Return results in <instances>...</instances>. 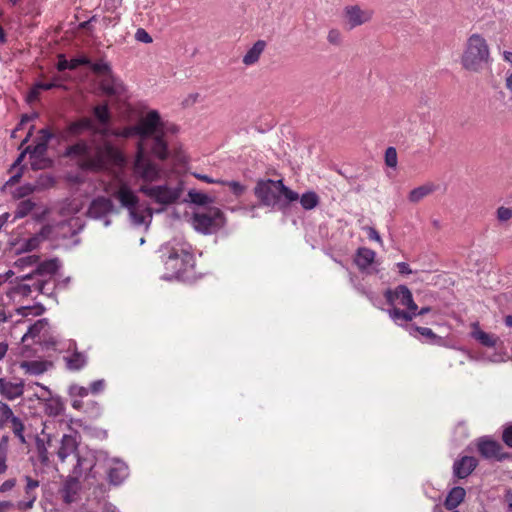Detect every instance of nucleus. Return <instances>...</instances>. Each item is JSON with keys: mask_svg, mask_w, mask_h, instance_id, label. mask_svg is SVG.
I'll return each mask as SVG.
<instances>
[{"mask_svg": "<svg viewBox=\"0 0 512 512\" xmlns=\"http://www.w3.org/2000/svg\"><path fill=\"white\" fill-rule=\"evenodd\" d=\"M77 456V463L73 468V474L77 476H81L83 472L86 473L87 478H96L95 472H94V466H95V457H84L80 454H76Z\"/></svg>", "mask_w": 512, "mask_h": 512, "instance_id": "nucleus-20", "label": "nucleus"}, {"mask_svg": "<svg viewBox=\"0 0 512 512\" xmlns=\"http://www.w3.org/2000/svg\"><path fill=\"white\" fill-rule=\"evenodd\" d=\"M56 68L60 72H63L65 70H71L70 60L66 59V57L63 54L59 55Z\"/></svg>", "mask_w": 512, "mask_h": 512, "instance_id": "nucleus-62", "label": "nucleus"}, {"mask_svg": "<svg viewBox=\"0 0 512 512\" xmlns=\"http://www.w3.org/2000/svg\"><path fill=\"white\" fill-rule=\"evenodd\" d=\"M48 326L49 321L47 318L37 320L35 323L29 326L27 332L23 335L21 342H25L28 338L37 337Z\"/></svg>", "mask_w": 512, "mask_h": 512, "instance_id": "nucleus-33", "label": "nucleus"}, {"mask_svg": "<svg viewBox=\"0 0 512 512\" xmlns=\"http://www.w3.org/2000/svg\"><path fill=\"white\" fill-rule=\"evenodd\" d=\"M301 206L305 210H312L319 205V196L314 191H307L299 196Z\"/></svg>", "mask_w": 512, "mask_h": 512, "instance_id": "nucleus-35", "label": "nucleus"}, {"mask_svg": "<svg viewBox=\"0 0 512 512\" xmlns=\"http://www.w3.org/2000/svg\"><path fill=\"white\" fill-rule=\"evenodd\" d=\"M466 496V490L461 486L453 487L447 494L444 506L447 510L454 511Z\"/></svg>", "mask_w": 512, "mask_h": 512, "instance_id": "nucleus-23", "label": "nucleus"}, {"mask_svg": "<svg viewBox=\"0 0 512 512\" xmlns=\"http://www.w3.org/2000/svg\"><path fill=\"white\" fill-rule=\"evenodd\" d=\"M344 16L352 29L368 22L372 17V13L362 10L358 5H353L345 7Z\"/></svg>", "mask_w": 512, "mask_h": 512, "instance_id": "nucleus-13", "label": "nucleus"}, {"mask_svg": "<svg viewBox=\"0 0 512 512\" xmlns=\"http://www.w3.org/2000/svg\"><path fill=\"white\" fill-rule=\"evenodd\" d=\"M489 60V48L486 40L479 34L470 36L467 48L462 56V65L467 70L479 71Z\"/></svg>", "mask_w": 512, "mask_h": 512, "instance_id": "nucleus-4", "label": "nucleus"}, {"mask_svg": "<svg viewBox=\"0 0 512 512\" xmlns=\"http://www.w3.org/2000/svg\"><path fill=\"white\" fill-rule=\"evenodd\" d=\"M110 213H118L112 200L105 196L95 197L87 211V215L94 219H102Z\"/></svg>", "mask_w": 512, "mask_h": 512, "instance_id": "nucleus-10", "label": "nucleus"}, {"mask_svg": "<svg viewBox=\"0 0 512 512\" xmlns=\"http://www.w3.org/2000/svg\"><path fill=\"white\" fill-rule=\"evenodd\" d=\"M89 68L98 76H106L111 80H114L111 65L103 59L96 62L91 61Z\"/></svg>", "mask_w": 512, "mask_h": 512, "instance_id": "nucleus-31", "label": "nucleus"}, {"mask_svg": "<svg viewBox=\"0 0 512 512\" xmlns=\"http://www.w3.org/2000/svg\"><path fill=\"white\" fill-rule=\"evenodd\" d=\"M114 197L119 200L122 207L127 208L129 211L137 208L139 205V197L128 186H125L115 192Z\"/></svg>", "mask_w": 512, "mask_h": 512, "instance_id": "nucleus-17", "label": "nucleus"}, {"mask_svg": "<svg viewBox=\"0 0 512 512\" xmlns=\"http://www.w3.org/2000/svg\"><path fill=\"white\" fill-rule=\"evenodd\" d=\"M478 466V460L473 456H462L453 464V476L457 479L467 478Z\"/></svg>", "mask_w": 512, "mask_h": 512, "instance_id": "nucleus-12", "label": "nucleus"}, {"mask_svg": "<svg viewBox=\"0 0 512 512\" xmlns=\"http://www.w3.org/2000/svg\"><path fill=\"white\" fill-rule=\"evenodd\" d=\"M385 163L388 167L397 165V151L394 147H388L385 151Z\"/></svg>", "mask_w": 512, "mask_h": 512, "instance_id": "nucleus-51", "label": "nucleus"}, {"mask_svg": "<svg viewBox=\"0 0 512 512\" xmlns=\"http://www.w3.org/2000/svg\"><path fill=\"white\" fill-rule=\"evenodd\" d=\"M221 185H227L231 192L236 196V197H240L244 194V192L246 191V186H244L243 184H241L240 182L238 181H226V180H222V183Z\"/></svg>", "mask_w": 512, "mask_h": 512, "instance_id": "nucleus-47", "label": "nucleus"}, {"mask_svg": "<svg viewBox=\"0 0 512 512\" xmlns=\"http://www.w3.org/2000/svg\"><path fill=\"white\" fill-rule=\"evenodd\" d=\"M32 291V286L28 284L18 283L16 286L12 287L10 293L13 294H21L23 297H28Z\"/></svg>", "mask_w": 512, "mask_h": 512, "instance_id": "nucleus-53", "label": "nucleus"}, {"mask_svg": "<svg viewBox=\"0 0 512 512\" xmlns=\"http://www.w3.org/2000/svg\"><path fill=\"white\" fill-rule=\"evenodd\" d=\"M67 367L70 370H80L87 363V357L78 351H75L70 357L66 358Z\"/></svg>", "mask_w": 512, "mask_h": 512, "instance_id": "nucleus-36", "label": "nucleus"}, {"mask_svg": "<svg viewBox=\"0 0 512 512\" xmlns=\"http://www.w3.org/2000/svg\"><path fill=\"white\" fill-rule=\"evenodd\" d=\"M259 205L271 207L288 214L294 202L298 201L299 194L286 186L282 179H258L253 189Z\"/></svg>", "mask_w": 512, "mask_h": 512, "instance_id": "nucleus-1", "label": "nucleus"}, {"mask_svg": "<svg viewBox=\"0 0 512 512\" xmlns=\"http://www.w3.org/2000/svg\"><path fill=\"white\" fill-rule=\"evenodd\" d=\"M164 128L161 116L157 110H150L145 119L131 127L132 135L139 137L138 144H144L148 139H152L158 132Z\"/></svg>", "mask_w": 512, "mask_h": 512, "instance_id": "nucleus-7", "label": "nucleus"}, {"mask_svg": "<svg viewBox=\"0 0 512 512\" xmlns=\"http://www.w3.org/2000/svg\"><path fill=\"white\" fill-rule=\"evenodd\" d=\"M153 146L152 153L160 160H166L169 157L170 151L168 143L165 140L164 128H161L159 132L152 138Z\"/></svg>", "mask_w": 512, "mask_h": 512, "instance_id": "nucleus-21", "label": "nucleus"}, {"mask_svg": "<svg viewBox=\"0 0 512 512\" xmlns=\"http://www.w3.org/2000/svg\"><path fill=\"white\" fill-rule=\"evenodd\" d=\"M384 297L388 305L395 307V301L399 300V292L397 291V287L395 289H386L384 292Z\"/></svg>", "mask_w": 512, "mask_h": 512, "instance_id": "nucleus-54", "label": "nucleus"}, {"mask_svg": "<svg viewBox=\"0 0 512 512\" xmlns=\"http://www.w3.org/2000/svg\"><path fill=\"white\" fill-rule=\"evenodd\" d=\"M29 159H30L31 169L34 171L49 169V168H52L54 165V161L51 158L47 157V155L42 156V157L29 158Z\"/></svg>", "mask_w": 512, "mask_h": 512, "instance_id": "nucleus-41", "label": "nucleus"}, {"mask_svg": "<svg viewBox=\"0 0 512 512\" xmlns=\"http://www.w3.org/2000/svg\"><path fill=\"white\" fill-rule=\"evenodd\" d=\"M502 441L509 448H512V423H508L503 426Z\"/></svg>", "mask_w": 512, "mask_h": 512, "instance_id": "nucleus-55", "label": "nucleus"}, {"mask_svg": "<svg viewBox=\"0 0 512 512\" xmlns=\"http://www.w3.org/2000/svg\"><path fill=\"white\" fill-rule=\"evenodd\" d=\"M135 39L142 43H151L153 41L150 34L143 28H138L135 33Z\"/></svg>", "mask_w": 512, "mask_h": 512, "instance_id": "nucleus-59", "label": "nucleus"}, {"mask_svg": "<svg viewBox=\"0 0 512 512\" xmlns=\"http://www.w3.org/2000/svg\"><path fill=\"white\" fill-rule=\"evenodd\" d=\"M35 205V202L30 199L20 201L14 213V220L26 217L34 209Z\"/></svg>", "mask_w": 512, "mask_h": 512, "instance_id": "nucleus-38", "label": "nucleus"}, {"mask_svg": "<svg viewBox=\"0 0 512 512\" xmlns=\"http://www.w3.org/2000/svg\"><path fill=\"white\" fill-rule=\"evenodd\" d=\"M389 317L398 326L405 327L410 326L408 322L412 321L416 317L415 311L402 310L397 307H392L387 310Z\"/></svg>", "mask_w": 512, "mask_h": 512, "instance_id": "nucleus-22", "label": "nucleus"}, {"mask_svg": "<svg viewBox=\"0 0 512 512\" xmlns=\"http://www.w3.org/2000/svg\"><path fill=\"white\" fill-rule=\"evenodd\" d=\"M70 64H71V70H75L76 68H78L80 66L89 67V64H91V60L86 56H80V57L71 59Z\"/></svg>", "mask_w": 512, "mask_h": 512, "instance_id": "nucleus-56", "label": "nucleus"}, {"mask_svg": "<svg viewBox=\"0 0 512 512\" xmlns=\"http://www.w3.org/2000/svg\"><path fill=\"white\" fill-rule=\"evenodd\" d=\"M188 197L191 203L198 206H206L213 202V199L206 193L196 191L193 189L189 190Z\"/></svg>", "mask_w": 512, "mask_h": 512, "instance_id": "nucleus-37", "label": "nucleus"}, {"mask_svg": "<svg viewBox=\"0 0 512 512\" xmlns=\"http://www.w3.org/2000/svg\"><path fill=\"white\" fill-rule=\"evenodd\" d=\"M48 148V144L36 139L35 144L26 147V152H28L29 158L42 157L47 155Z\"/></svg>", "mask_w": 512, "mask_h": 512, "instance_id": "nucleus-39", "label": "nucleus"}, {"mask_svg": "<svg viewBox=\"0 0 512 512\" xmlns=\"http://www.w3.org/2000/svg\"><path fill=\"white\" fill-rule=\"evenodd\" d=\"M477 451L483 459L502 462L510 459L512 454L503 451L502 445L489 436H482L476 440Z\"/></svg>", "mask_w": 512, "mask_h": 512, "instance_id": "nucleus-9", "label": "nucleus"}, {"mask_svg": "<svg viewBox=\"0 0 512 512\" xmlns=\"http://www.w3.org/2000/svg\"><path fill=\"white\" fill-rule=\"evenodd\" d=\"M471 337L479 342L482 346L492 348L496 345L498 341V337L494 334L487 333L480 329L479 323L473 324V330L471 332Z\"/></svg>", "mask_w": 512, "mask_h": 512, "instance_id": "nucleus-25", "label": "nucleus"}, {"mask_svg": "<svg viewBox=\"0 0 512 512\" xmlns=\"http://www.w3.org/2000/svg\"><path fill=\"white\" fill-rule=\"evenodd\" d=\"M48 363L46 361H23L20 367L25 369L31 375H40L47 371Z\"/></svg>", "mask_w": 512, "mask_h": 512, "instance_id": "nucleus-32", "label": "nucleus"}, {"mask_svg": "<svg viewBox=\"0 0 512 512\" xmlns=\"http://www.w3.org/2000/svg\"><path fill=\"white\" fill-rule=\"evenodd\" d=\"M35 445H36L39 461L43 465H48L49 457H48V450L46 447L45 440L43 438H40L39 436H36L35 437Z\"/></svg>", "mask_w": 512, "mask_h": 512, "instance_id": "nucleus-43", "label": "nucleus"}, {"mask_svg": "<svg viewBox=\"0 0 512 512\" xmlns=\"http://www.w3.org/2000/svg\"><path fill=\"white\" fill-rule=\"evenodd\" d=\"M60 268V262L58 258L48 259L40 262L34 273H37L38 276L44 275H54Z\"/></svg>", "mask_w": 512, "mask_h": 512, "instance_id": "nucleus-28", "label": "nucleus"}, {"mask_svg": "<svg viewBox=\"0 0 512 512\" xmlns=\"http://www.w3.org/2000/svg\"><path fill=\"white\" fill-rule=\"evenodd\" d=\"M266 47V42L264 40L256 41L253 46L247 51V53L243 57V63L245 65H252L256 63L262 52Z\"/></svg>", "mask_w": 512, "mask_h": 512, "instance_id": "nucleus-27", "label": "nucleus"}, {"mask_svg": "<svg viewBox=\"0 0 512 512\" xmlns=\"http://www.w3.org/2000/svg\"><path fill=\"white\" fill-rule=\"evenodd\" d=\"M397 291L399 292V303L405 306L410 311H417L418 306L413 299L412 292L406 285H398Z\"/></svg>", "mask_w": 512, "mask_h": 512, "instance_id": "nucleus-29", "label": "nucleus"}, {"mask_svg": "<svg viewBox=\"0 0 512 512\" xmlns=\"http://www.w3.org/2000/svg\"><path fill=\"white\" fill-rule=\"evenodd\" d=\"M12 427H13V433L19 439V441L23 444L26 443V439L23 434L25 426L19 417L14 418Z\"/></svg>", "mask_w": 512, "mask_h": 512, "instance_id": "nucleus-48", "label": "nucleus"}, {"mask_svg": "<svg viewBox=\"0 0 512 512\" xmlns=\"http://www.w3.org/2000/svg\"><path fill=\"white\" fill-rule=\"evenodd\" d=\"M57 133L58 144L70 143L73 139L81 136L79 125L74 120H65V126L63 128L57 127Z\"/></svg>", "mask_w": 512, "mask_h": 512, "instance_id": "nucleus-18", "label": "nucleus"}, {"mask_svg": "<svg viewBox=\"0 0 512 512\" xmlns=\"http://www.w3.org/2000/svg\"><path fill=\"white\" fill-rule=\"evenodd\" d=\"M156 253L166 270L162 276L164 280H184L188 269L194 268V255L186 244L169 241L162 244Z\"/></svg>", "mask_w": 512, "mask_h": 512, "instance_id": "nucleus-2", "label": "nucleus"}, {"mask_svg": "<svg viewBox=\"0 0 512 512\" xmlns=\"http://www.w3.org/2000/svg\"><path fill=\"white\" fill-rule=\"evenodd\" d=\"M24 393V382L12 383L0 378V394L7 400H14Z\"/></svg>", "mask_w": 512, "mask_h": 512, "instance_id": "nucleus-19", "label": "nucleus"}, {"mask_svg": "<svg viewBox=\"0 0 512 512\" xmlns=\"http://www.w3.org/2000/svg\"><path fill=\"white\" fill-rule=\"evenodd\" d=\"M36 185L31 183H26L22 186H19L13 192V197L15 199H23L36 191Z\"/></svg>", "mask_w": 512, "mask_h": 512, "instance_id": "nucleus-45", "label": "nucleus"}, {"mask_svg": "<svg viewBox=\"0 0 512 512\" xmlns=\"http://www.w3.org/2000/svg\"><path fill=\"white\" fill-rule=\"evenodd\" d=\"M78 478L77 475L68 476L64 481L62 488L59 490L64 503L71 504L75 501V496L80 489Z\"/></svg>", "mask_w": 512, "mask_h": 512, "instance_id": "nucleus-16", "label": "nucleus"}, {"mask_svg": "<svg viewBox=\"0 0 512 512\" xmlns=\"http://www.w3.org/2000/svg\"><path fill=\"white\" fill-rule=\"evenodd\" d=\"M45 311L46 308L41 303H36L31 306H21L16 309V313L22 317H27L30 314H33L34 316H40L44 314Z\"/></svg>", "mask_w": 512, "mask_h": 512, "instance_id": "nucleus-40", "label": "nucleus"}, {"mask_svg": "<svg viewBox=\"0 0 512 512\" xmlns=\"http://www.w3.org/2000/svg\"><path fill=\"white\" fill-rule=\"evenodd\" d=\"M139 192L151 198L157 204L168 206L176 203L180 199L183 188L181 185L174 188L166 184L156 186L142 185L139 188Z\"/></svg>", "mask_w": 512, "mask_h": 512, "instance_id": "nucleus-8", "label": "nucleus"}, {"mask_svg": "<svg viewBox=\"0 0 512 512\" xmlns=\"http://www.w3.org/2000/svg\"><path fill=\"white\" fill-rule=\"evenodd\" d=\"M40 89L37 88V85L36 83L30 88L28 94H27V97H26V101L28 103H32L34 101H37L40 97Z\"/></svg>", "mask_w": 512, "mask_h": 512, "instance_id": "nucleus-64", "label": "nucleus"}, {"mask_svg": "<svg viewBox=\"0 0 512 512\" xmlns=\"http://www.w3.org/2000/svg\"><path fill=\"white\" fill-rule=\"evenodd\" d=\"M327 40L333 45H339L341 43V33L337 29H331L328 33Z\"/></svg>", "mask_w": 512, "mask_h": 512, "instance_id": "nucleus-63", "label": "nucleus"}, {"mask_svg": "<svg viewBox=\"0 0 512 512\" xmlns=\"http://www.w3.org/2000/svg\"><path fill=\"white\" fill-rule=\"evenodd\" d=\"M130 218L136 226H141L145 223V216L142 212H139L137 208L129 211Z\"/></svg>", "mask_w": 512, "mask_h": 512, "instance_id": "nucleus-58", "label": "nucleus"}, {"mask_svg": "<svg viewBox=\"0 0 512 512\" xmlns=\"http://www.w3.org/2000/svg\"><path fill=\"white\" fill-rule=\"evenodd\" d=\"M52 232H53V226L50 224H46V225L42 226L40 231L37 234H35L34 236H39V241L41 242L43 240L49 239Z\"/></svg>", "mask_w": 512, "mask_h": 512, "instance_id": "nucleus-61", "label": "nucleus"}, {"mask_svg": "<svg viewBox=\"0 0 512 512\" xmlns=\"http://www.w3.org/2000/svg\"><path fill=\"white\" fill-rule=\"evenodd\" d=\"M406 330L411 336L418 338L419 340L422 339L418 337V334L424 337L425 342L438 346L444 345V338L435 334L430 328L410 324V326H406Z\"/></svg>", "mask_w": 512, "mask_h": 512, "instance_id": "nucleus-14", "label": "nucleus"}, {"mask_svg": "<svg viewBox=\"0 0 512 512\" xmlns=\"http://www.w3.org/2000/svg\"><path fill=\"white\" fill-rule=\"evenodd\" d=\"M40 245L39 236H32L24 241L21 248L18 249L17 254L28 253L37 249Z\"/></svg>", "mask_w": 512, "mask_h": 512, "instance_id": "nucleus-46", "label": "nucleus"}, {"mask_svg": "<svg viewBox=\"0 0 512 512\" xmlns=\"http://www.w3.org/2000/svg\"><path fill=\"white\" fill-rule=\"evenodd\" d=\"M132 170L137 178L149 183L159 180L162 173L160 166L151 159L143 143L137 145Z\"/></svg>", "mask_w": 512, "mask_h": 512, "instance_id": "nucleus-5", "label": "nucleus"}, {"mask_svg": "<svg viewBox=\"0 0 512 512\" xmlns=\"http://www.w3.org/2000/svg\"><path fill=\"white\" fill-rule=\"evenodd\" d=\"M38 261H39V256L30 255V256L21 257V258L17 259L15 261L14 265L18 268L23 269L25 267L32 266V265L36 264Z\"/></svg>", "mask_w": 512, "mask_h": 512, "instance_id": "nucleus-49", "label": "nucleus"}, {"mask_svg": "<svg viewBox=\"0 0 512 512\" xmlns=\"http://www.w3.org/2000/svg\"><path fill=\"white\" fill-rule=\"evenodd\" d=\"M376 253L366 247H360L356 250L354 262L359 270H366L375 260Z\"/></svg>", "mask_w": 512, "mask_h": 512, "instance_id": "nucleus-24", "label": "nucleus"}, {"mask_svg": "<svg viewBox=\"0 0 512 512\" xmlns=\"http://www.w3.org/2000/svg\"><path fill=\"white\" fill-rule=\"evenodd\" d=\"M115 466L109 467L107 478L111 485H120L128 476V466L121 460H113Z\"/></svg>", "mask_w": 512, "mask_h": 512, "instance_id": "nucleus-15", "label": "nucleus"}, {"mask_svg": "<svg viewBox=\"0 0 512 512\" xmlns=\"http://www.w3.org/2000/svg\"><path fill=\"white\" fill-rule=\"evenodd\" d=\"M191 223L197 232L204 235L214 234L226 224L223 211L217 207H208L205 211L194 212Z\"/></svg>", "mask_w": 512, "mask_h": 512, "instance_id": "nucleus-6", "label": "nucleus"}, {"mask_svg": "<svg viewBox=\"0 0 512 512\" xmlns=\"http://www.w3.org/2000/svg\"><path fill=\"white\" fill-rule=\"evenodd\" d=\"M39 137L37 140L48 144L53 139H55L58 142V133H57V127H44L38 131Z\"/></svg>", "mask_w": 512, "mask_h": 512, "instance_id": "nucleus-42", "label": "nucleus"}, {"mask_svg": "<svg viewBox=\"0 0 512 512\" xmlns=\"http://www.w3.org/2000/svg\"><path fill=\"white\" fill-rule=\"evenodd\" d=\"M14 418H18L13 414L12 409L7 403H0V429L3 428L8 421L13 423Z\"/></svg>", "mask_w": 512, "mask_h": 512, "instance_id": "nucleus-44", "label": "nucleus"}, {"mask_svg": "<svg viewBox=\"0 0 512 512\" xmlns=\"http://www.w3.org/2000/svg\"><path fill=\"white\" fill-rule=\"evenodd\" d=\"M78 448V442L75 436L72 435H63L61 439V445L59 450L57 451V455L61 462H64L65 459L72 453H75Z\"/></svg>", "mask_w": 512, "mask_h": 512, "instance_id": "nucleus-26", "label": "nucleus"}, {"mask_svg": "<svg viewBox=\"0 0 512 512\" xmlns=\"http://www.w3.org/2000/svg\"><path fill=\"white\" fill-rule=\"evenodd\" d=\"M35 385L41 387L48 394V397L46 398L38 396L37 394L34 395L37 399L45 403V413L53 417L63 414L65 410V404L62 398L58 395L53 396L51 390L47 386H44L40 383H35Z\"/></svg>", "mask_w": 512, "mask_h": 512, "instance_id": "nucleus-11", "label": "nucleus"}, {"mask_svg": "<svg viewBox=\"0 0 512 512\" xmlns=\"http://www.w3.org/2000/svg\"><path fill=\"white\" fill-rule=\"evenodd\" d=\"M434 190L435 186L433 184H424L411 190L408 199L412 203H418L424 197L431 194Z\"/></svg>", "mask_w": 512, "mask_h": 512, "instance_id": "nucleus-30", "label": "nucleus"}, {"mask_svg": "<svg viewBox=\"0 0 512 512\" xmlns=\"http://www.w3.org/2000/svg\"><path fill=\"white\" fill-rule=\"evenodd\" d=\"M25 480H26L25 493L29 499L31 496L34 495V494H32V490L39 486V481L31 478L30 476H25Z\"/></svg>", "mask_w": 512, "mask_h": 512, "instance_id": "nucleus-60", "label": "nucleus"}, {"mask_svg": "<svg viewBox=\"0 0 512 512\" xmlns=\"http://www.w3.org/2000/svg\"><path fill=\"white\" fill-rule=\"evenodd\" d=\"M112 152V145L106 144L104 148L98 149L97 156L92 159L88 142L84 139H78L65 148L61 157L76 160L79 168L83 170H101L107 166V157Z\"/></svg>", "mask_w": 512, "mask_h": 512, "instance_id": "nucleus-3", "label": "nucleus"}, {"mask_svg": "<svg viewBox=\"0 0 512 512\" xmlns=\"http://www.w3.org/2000/svg\"><path fill=\"white\" fill-rule=\"evenodd\" d=\"M93 116L102 126H108L111 119V113L107 104L97 105L93 108Z\"/></svg>", "mask_w": 512, "mask_h": 512, "instance_id": "nucleus-34", "label": "nucleus"}, {"mask_svg": "<svg viewBox=\"0 0 512 512\" xmlns=\"http://www.w3.org/2000/svg\"><path fill=\"white\" fill-rule=\"evenodd\" d=\"M76 124L79 125V131L81 135L84 131H92L95 129V125L92 119L88 117H83L77 120H74Z\"/></svg>", "mask_w": 512, "mask_h": 512, "instance_id": "nucleus-50", "label": "nucleus"}, {"mask_svg": "<svg viewBox=\"0 0 512 512\" xmlns=\"http://www.w3.org/2000/svg\"><path fill=\"white\" fill-rule=\"evenodd\" d=\"M512 218V208L501 206L497 209V219L501 222L508 221Z\"/></svg>", "mask_w": 512, "mask_h": 512, "instance_id": "nucleus-57", "label": "nucleus"}, {"mask_svg": "<svg viewBox=\"0 0 512 512\" xmlns=\"http://www.w3.org/2000/svg\"><path fill=\"white\" fill-rule=\"evenodd\" d=\"M89 390L88 388L86 387H83V386H79L77 384H72L70 385L69 389H68V393L71 397H85L88 395L89 393Z\"/></svg>", "mask_w": 512, "mask_h": 512, "instance_id": "nucleus-52", "label": "nucleus"}]
</instances>
